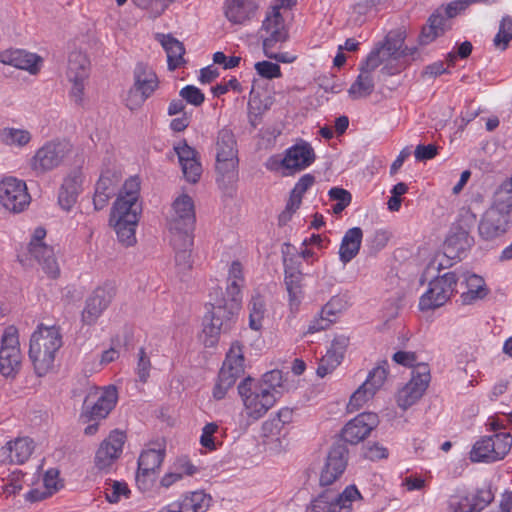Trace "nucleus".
Returning a JSON list of instances; mask_svg holds the SVG:
<instances>
[{
	"instance_id": "1",
	"label": "nucleus",
	"mask_w": 512,
	"mask_h": 512,
	"mask_svg": "<svg viewBox=\"0 0 512 512\" xmlns=\"http://www.w3.org/2000/svg\"><path fill=\"white\" fill-rule=\"evenodd\" d=\"M406 33L402 29L390 31L383 42L377 43L359 65V75L348 89L349 96L356 100L366 98L374 91L373 72L380 65V74L392 76L400 73L407 65V57L415 59L417 48L404 47Z\"/></svg>"
},
{
	"instance_id": "2",
	"label": "nucleus",
	"mask_w": 512,
	"mask_h": 512,
	"mask_svg": "<svg viewBox=\"0 0 512 512\" xmlns=\"http://www.w3.org/2000/svg\"><path fill=\"white\" fill-rule=\"evenodd\" d=\"M244 285L243 268L240 262H232L228 273V284L226 287V296L222 297L220 288L214 289L210 293L211 309L208 310L203 320V332L210 337V344L215 342L216 337L221 332H227L236 315L238 314L241 303V288Z\"/></svg>"
},
{
	"instance_id": "3",
	"label": "nucleus",
	"mask_w": 512,
	"mask_h": 512,
	"mask_svg": "<svg viewBox=\"0 0 512 512\" xmlns=\"http://www.w3.org/2000/svg\"><path fill=\"white\" fill-rule=\"evenodd\" d=\"M62 335L56 326L39 324L30 337L28 356L37 376L43 377L54 367L55 357L61 348Z\"/></svg>"
},
{
	"instance_id": "4",
	"label": "nucleus",
	"mask_w": 512,
	"mask_h": 512,
	"mask_svg": "<svg viewBox=\"0 0 512 512\" xmlns=\"http://www.w3.org/2000/svg\"><path fill=\"white\" fill-rule=\"evenodd\" d=\"M216 182L220 189L228 191L234 187L239 178L238 149L233 131L224 127L215 139Z\"/></svg>"
},
{
	"instance_id": "5",
	"label": "nucleus",
	"mask_w": 512,
	"mask_h": 512,
	"mask_svg": "<svg viewBox=\"0 0 512 512\" xmlns=\"http://www.w3.org/2000/svg\"><path fill=\"white\" fill-rule=\"evenodd\" d=\"M72 152V145L65 140H51L38 148L29 160L35 176H42L60 167Z\"/></svg>"
},
{
	"instance_id": "6",
	"label": "nucleus",
	"mask_w": 512,
	"mask_h": 512,
	"mask_svg": "<svg viewBox=\"0 0 512 512\" xmlns=\"http://www.w3.org/2000/svg\"><path fill=\"white\" fill-rule=\"evenodd\" d=\"M238 393L249 417L261 418L275 404L276 396L269 387H262L259 382L247 377L238 385Z\"/></svg>"
},
{
	"instance_id": "7",
	"label": "nucleus",
	"mask_w": 512,
	"mask_h": 512,
	"mask_svg": "<svg viewBox=\"0 0 512 512\" xmlns=\"http://www.w3.org/2000/svg\"><path fill=\"white\" fill-rule=\"evenodd\" d=\"M22 360L18 330L9 326L0 342V374L6 379H15L22 369Z\"/></svg>"
},
{
	"instance_id": "8",
	"label": "nucleus",
	"mask_w": 512,
	"mask_h": 512,
	"mask_svg": "<svg viewBox=\"0 0 512 512\" xmlns=\"http://www.w3.org/2000/svg\"><path fill=\"white\" fill-rule=\"evenodd\" d=\"M139 191L138 178L131 177L126 180L114 202L110 220H131V223H138L142 211Z\"/></svg>"
},
{
	"instance_id": "9",
	"label": "nucleus",
	"mask_w": 512,
	"mask_h": 512,
	"mask_svg": "<svg viewBox=\"0 0 512 512\" xmlns=\"http://www.w3.org/2000/svg\"><path fill=\"white\" fill-rule=\"evenodd\" d=\"M362 496L355 485L347 486L341 493L324 491L314 498L305 512H351L353 502Z\"/></svg>"
},
{
	"instance_id": "10",
	"label": "nucleus",
	"mask_w": 512,
	"mask_h": 512,
	"mask_svg": "<svg viewBox=\"0 0 512 512\" xmlns=\"http://www.w3.org/2000/svg\"><path fill=\"white\" fill-rule=\"evenodd\" d=\"M459 277L455 271L444 273L429 282L428 290L419 300L422 311L434 310L443 306L456 293Z\"/></svg>"
},
{
	"instance_id": "11",
	"label": "nucleus",
	"mask_w": 512,
	"mask_h": 512,
	"mask_svg": "<svg viewBox=\"0 0 512 512\" xmlns=\"http://www.w3.org/2000/svg\"><path fill=\"white\" fill-rule=\"evenodd\" d=\"M511 446L512 436L510 433L483 436L473 445L470 451V460L486 463L502 460L510 451Z\"/></svg>"
},
{
	"instance_id": "12",
	"label": "nucleus",
	"mask_w": 512,
	"mask_h": 512,
	"mask_svg": "<svg viewBox=\"0 0 512 512\" xmlns=\"http://www.w3.org/2000/svg\"><path fill=\"white\" fill-rule=\"evenodd\" d=\"M168 225L172 235H181L184 244H189L195 225L194 203L190 196L182 194L174 200Z\"/></svg>"
},
{
	"instance_id": "13",
	"label": "nucleus",
	"mask_w": 512,
	"mask_h": 512,
	"mask_svg": "<svg viewBox=\"0 0 512 512\" xmlns=\"http://www.w3.org/2000/svg\"><path fill=\"white\" fill-rule=\"evenodd\" d=\"M243 372L244 356L241 348L239 345H232L220 369L218 381L213 388V397L216 400L223 399Z\"/></svg>"
},
{
	"instance_id": "14",
	"label": "nucleus",
	"mask_w": 512,
	"mask_h": 512,
	"mask_svg": "<svg viewBox=\"0 0 512 512\" xmlns=\"http://www.w3.org/2000/svg\"><path fill=\"white\" fill-rule=\"evenodd\" d=\"M31 197L23 180L6 177L0 182V203L13 213H20L30 204Z\"/></svg>"
},
{
	"instance_id": "15",
	"label": "nucleus",
	"mask_w": 512,
	"mask_h": 512,
	"mask_svg": "<svg viewBox=\"0 0 512 512\" xmlns=\"http://www.w3.org/2000/svg\"><path fill=\"white\" fill-rule=\"evenodd\" d=\"M388 375V362L382 361L373 368L366 381L351 395L348 410L350 412L360 409L382 387Z\"/></svg>"
},
{
	"instance_id": "16",
	"label": "nucleus",
	"mask_w": 512,
	"mask_h": 512,
	"mask_svg": "<svg viewBox=\"0 0 512 512\" xmlns=\"http://www.w3.org/2000/svg\"><path fill=\"white\" fill-rule=\"evenodd\" d=\"M429 382L430 370L428 365H417L416 369L412 370L411 380L397 394L398 406L407 410L414 405L423 396Z\"/></svg>"
},
{
	"instance_id": "17",
	"label": "nucleus",
	"mask_w": 512,
	"mask_h": 512,
	"mask_svg": "<svg viewBox=\"0 0 512 512\" xmlns=\"http://www.w3.org/2000/svg\"><path fill=\"white\" fill-rule=\"evenodd\" d=\"M259 34L263 48H276L277 44L287 41L288 29L277 6H270L267 10Z\"/></svg>"
},
{
	"instance_id": "18",
	"label": "nucleus",
	"mask_w": 512,
	"mask_h": 512,
	"mask_svg": "<svg viewBox=\"0 0 512 512\" xmlns=\"http://www.w3.org/2000/svg\"><path fill=\"white\" fill-rule=\"evenodd\" d=\"M348 456L349 451L344 443L337 441L332 445L320 472L319 483L321 486L332 485L342 476L347 467Z\"/></svg>"
},
{
	"instance_id": "19",
	"label": "nucleus",
	"mask_w": 512,
	"mask_h": 512,
	"mask_svg": "<svg viewBox=\"0 0 512 512\" xmlns=\"http://www.w3.org/2000/svg\"><path fill=\"white\" fill-rule=\"evenodd\" d=\"M90 398L91 394L84 400L80 414V421L84 424L98 421L108 416L117 403V389L114 386L105 388L93 403L89 402Z\"/></svg>"
},
{
	"instance_id": "20",
	"label": "nucleus",
	"mask_w": 512,
	"mask_h": 512,
	"mask_svg": "<svg viewBox=\"0 0 512 512\" xmlns=\"http://www.w3.org/2000/svg\"><path fill=\"white\" fill-rule=\"evenodd\" d=\"M378 423L379 419L376 413H360L343 427L339 441L345 445L346 443L356 445L366 439Z\"/></svg>"
},
{
	"instance_id": "21",
	"label": "nucleus",
	"mask_w": 512,
	"mask_h": 512,
	"mask_svg": "<svg viewBox=\"0 0 512 512\" xmlns=\"http://www.w3.org/2000/svg\"><path fill=\"white\" fill-rule=\"evenodd\" d=\"M126 435L119 431H112L109 436L104 439L95 454V466L99 470L110 468L113 463L120 457Z\"/></svg>"
},
{
	"instance_id": "22",
	"label": "nucleus",
	"mask_w": 512,
	"mask_h": 512,
	"mask_svg": "<svg viewBox=\"0 0 512 512\" xmlns=\"http://www.w3.org/2000/svg\"><path fill=\"white\" fill-rule=\"evenodd\" d=\"M165 457V449H146L138 458V470L136 483L141 490H146L150 485V477L161 467Z\"/></svg>"
},
{
	"instance_id": "23",
	"label": "nucleus",
	"mask_w": 512,
	"mask_h": 512,
	"mask_svg": "<svg viewBox=\"0 0 512 512\" xmlns=\"http://www.w3.org/2000/svg\"><path fill=\"white\" fill-rule=\"evenodd\" d=\"M114 297L112 287H98L86 299L85 307L82 311V322L85 325H93L97 322L104 310L107 309Z\"/></svg>"
},
{
	"instance_id": "24",
	"label": "nucleus",
	"mask_w": 512,
	"mask_h": 512,
	"mask_svg": "<svg viewBox=\"0 0 512 512\" xmlns=\"http://www.w3.org/2000/svg\"><path fill=\"white\" fill-rule=\"evenodd\" d=\"M0 62L15 68L37 74L42 65V58L23 49H9L0 53Z\"/></svg>"
},
{
	"instance_id": "25",
	"label": "nucleus",
	"mask_w": 512,
	"mask_h": 512,
	"mask_svg": "<svg viewBox=\"0 0 512 512\" xmlns=\"http://www.w3.org/2000/svg\"><path fill=\"white\" fill-rule=\"evenodd\" d=\"M314 160L313 148L307 142H302L288 148L285 156L280 160V164L291 172H297L306 169Z\"/></svg>"
},
{
	"instance_id": "26",
	"label": "nucleus",
	"mask_w": 512,
	"mask_h": 512,
	"mask_svg": "<svg viewBox=\"0 0 512 512\" xmlns=\"http://www.w3.org/2000/svg\"><path fill=\"white\" fill-rule=\"evenodd\" d=\"M508 218L509 216L497 209L489 208L478 226L480 236L485 240H492L503 235L508 229Z\"/></svg>"
},
{
	"instance_id": "27",
	"label": "nucleus",
	"mask_w": 512,
	"mask_h": 512,
	"mask_svg": "<svg viewBox=\"0 0 512 512\" xmlns=\"http://www.w3.org/2000/svg\"><path fill=\"white\" fill-rule=\"evenodd\" d=\"M82 174L74 171L63 181L58 194V203L62 209L69 211L77 202L82 191Z\"/></svg>"
},
{
	"instance_id": "28",
	"label": "nucleus",
	"mask_w": 512,
	"mask_h": 512,
	"mask_svg": "<svg viewBox=\"0 0 512 512\" xmlns=\"http://www.w3.org/2000/svg\"><path fill=\"white\" fill-rule=\"evenodd\" d=\"M258 9L256 0H226L225 16L233 24H243L250 20Z\"/></svg>"
},
{
	"instance_id": "29",
	"label": "nucleus",
	"mask_w": 512,
	"mask_h": 512,
	"mask_svg": "<svg viewBox=\"0 0 512 512\" xmlns=\"http://www.w3.org/2000/svg\"><path fill=\"white\" fill-rule=\"evenodd\" d=\"M458 277L459 279H464L467 288V290L462 292L460 295L462 304H474L476 301L482 300L488 295L489 289L486 286L485 280L481 276L469 272H463L461 275H458Z\"/></svg>"
},
{
	"instance_id": "30",
	"label": "nucleus",
	"mask_w": 512,
	"mask_h": 512,
	"mask_svg": "<svg viewBox=\"0 0 512 512\" xmlns=\"http://www.w3.org/2000/svg\"><path fill=\"white\" fill-rule=\"evenodd\" d=\"M363 231L360 227L348 229L339 247V259L345 265L354 259L360 251Z\"/></svg>"
},
{
	"instance_id": "31",
	"label": "nucleus",
	"mask_w": 512,
	"mask_h": 512,
	"mask_svg": "<svg viewBox=\"0 0 512 512\" xmlns=\"http://www.w3.org/2000/svg\"><path fill=\"white\" fill-rule=\"evenodd\" d=\"M134 87L141 93V101L144 102L158 87L156 74L145 64L138 63L134 70Z\"/></svg>"
},
{
	"instance_id": "32",
	"label": "nucleus",
	"mask_w": 512,
	"mask_h": 512,
	"mask_svg": "<svg viewBox=\"0 0 512 512\" xmlns=\"http://www.w3.org/2000/svg\"><path fill=\"white\" fill-rule=\"evenodd\" d=\"M29 252L50 278H57L59 276L60 269L52 247L46 244L33 245L29 248Z\"/></svg>"
},
{
	"instance_id": "33",
	"label": "nucleus",
	"mask_w": 512,
	"mask_h": 512,
	"mask_svg": "<svg viewBox=\"0 0 512 512\" xmlns=\"http://www.w3.org/2000/svg\"><path fill=\"white\" fill-rule=\"evenodd\" d=\"M171 244L175 250V266L177 273L183 277L192 268L191 260V247L193 245V238L190 235L189 244H184L181 235H172Z\"/></svg>"
},
{
	"instance_id": "34",
	"label": "nucleus",
	"mask_w": 512,
	"mask_h": 512,
	"mask_svg": "<svg viewBox=\"0 0 512 512\" xmlns=\"http://www.w3.org/2000/svg\"><path fill=\"white\" fill-rule=\"evenodd\" d=\"M157 39L166 51L169 70H175L184 64L185 48L179 40L170 34H158Z\"/></svg>"
},
{
	"instance_id": "35",
	"label": "nucleus",
	"mask_w": 512,
	"mask_h": 512,
	"mask_svg": "<svg viewBox=\"0 0 512 512\" xmlns=\"http://www.w3.org/2000/svg\"><path fill=\"white\" fill-rule=\"evenodd\" d=\"M302 279L303 274L298 268L285 265L284 282L289 294L291 309L297 308L300 303L302 297Z\"/></svg>"
},
{
	"instance_id": "36",
	"label": "nucleus",
	"mask_w": 512,
	"mask_h": 512,
	"mask_svg": "<svg viewBox=\"0 0 512 512\" xmlns=\"http://www.w3.org/2000/svg\"><path fill=\"white\" fill-rule=\"evenodd\" d=\"M6 447L9 451L8 457L10 462L15 464H23L26 462L35 448L33 440L29 437H19L13 441H9Z\"/></svg>"
},
{
	"instance_id": "37",
	"label": "nucleus",
	"mask_w": 512,
	"mask_h": 512,
	"mask_svg": "<svg viewBox=\"0 0 512 512\" xmlns=\"http://www.w3.org/2000/svg\"><path fill=\"white\" fill-rule=\"evenodd\" d=\"M90 61L81 51H72L68 57V80L88 79Z\"/></svg>"
},
{
	"instance_id": "38",
	"label": "nucleus",
	"mask_w": 512,
	"mask_h": 512,
	"mask_svg": "<svg viewBox=\"0 0 512 512\" xmlns=\"http://www.w3.org/2000/svg\"><path fill=\"white\" fill-rule=\"evenodd\" d=\"M184 512H205L211 505L212 497L203 490L187 493L179 500Z\"/></svg>"
},
{
	"instance_id": "39",
	"label": "nucleus",
	"mask_w": 512,
	"mask_h": 512,
	"mask_svg": "<svg viewBox=\"0 0 512 512\" xmlns=\"http://www.w3.org/2000/svg\"><path fill=\"white\" fill-rule=\"evenodd\" d=\"M249 327L252 330L259 331L263 326V320L266 313V304L264 297L258 292L253 294L248 303Z\"/></svg>"
},
{
	"instance_id": "40",
	"label": "nucleus",
	"mask_w": 512,
	"mask_h": 512,
	"mask_svg": "<svg viewBox=\"0 0 512 512\" xmlns=\"http://www.w3.org/2000/svg\"><path fill=\"white\" fill-rule=\"evenodd\" d=\"M0 140L7 146L22 148L30 143L32 135L26 129L5 127L0 131Z\"/></svg>"
},
{
	"instance_id": "41",
	"label": "nucleus",
	"mask_w": 512,
	"mask_h": 512,
	"mask_svg": "<svg viewBox=\"0 0 512 512\" xmlns=\"http://www.w3.org/2000/svg\"><path fill=\"white\" fill-rule=\"evenodd\" d=\"M445 19L440 14H432L428 19V25L422 28L419 35V43L427 45L444 33Z\"/></svg>"
},
{
	"instance_id": "42",
	"label": "nucleus",
	"mask_w": 512,
	"mask_h": 512,
	"mask_svg": "<svg viewBox=\"0 0 512 512\" xmlns=\"http://www.w3.org/2000/svg\"><path fill=\"white\" fill-rule=\"evenodd\" d=\"M113 223L119 242L129 247L136 243L135 230L137 223L131 220H110Z\"/></svg>"
},
{
	"instance_id": "43",
	"label": "nucleus",
	"mask_w": 512,
	"mask_h": 512,
	"mask_svg": "<svg viewBox=\"0 0 512 512\" xmlns=\"http://www.w3.org/2000/svg\"><path fill=\"white\" fill-rule=\"evenodd\" d=\"M511 40H512V17L506 16V17H503L500 22L499 31L493 39V44L497 49L504 51L508 47L509 42Z\"/></svg>"
},
{
	"instance_id": "44",
	"label": "nucleus",
	"mask_w": 512,
	"mask_h": 512,
	"mask_svg": "<svg viewBox=\"0 0 512 512\" xmlns=\"http://www.w3.org/2000/svg\"><path fill=\"white\" fill-rule=\"evenodd\" d=\"M467 244V236L464 233L451 235L444 243L445 255L448 258L460 257Z\"/></svg>"
},
{
	"instance_id": "45",
	"label": "nucleus",
	"mask_w": 512,
	"mask_h": 512,
	"mask_svg": "<svg viewBox=\"0 0 512 512\" xmlns=\"http://www.w3.org/2000/svg\"><path fill=\"white\" fill-rule=\"evenodd\" d=\"M470 495H452L448 501L449 512H479Z\"/></svg>"
},
{
	"instance_id": "46",
	"label": "nucleus",
	"mask_w": 512,
	"mask_h": 512,
	"mask_svg": "<svg viewBox=\"0 0 512 512\" xmlns=\"http://www.w3.org/2000/svg\"><path fill=\"white\" fill-rule=\"evenodd\" d=\"M292 419L293 409L284 407L278 411L276 418L264 422L263 431L265 434H273V429L280 430L283 425L290 423Z\"/></svg>"
},
{
	"instance_id": "47",
	"label": "nucleus",
	"mask_w": 512,
	"mask_h": 512,
	"mask_svg": "<svg viewBox=\"0 0 512 512\" xmlns=\"http://www.w3.org/2000/svg\"><path fill=\"white\" fill-rule=\"evenodd\" d=\"M314 183L315 177L312 174H304L295 184L290 193L289 199L293 200L294 203L301 205L303 195L313 186Z\"/></svg>"
},
{
	"instance_id": "48",
	"label": "nucleus",
	"mask_w": 512,
	"mask_h": 512,
	"mask_svg": "<svg viewBox=\"0 0 512 512\" xmlns=\"http://www.w3.org/2000/svg\"><path fill=\"white\" fill-rule=\"evenodd\" d=\"M341 361L342 359L340 357L328 350L319 361L316 370L317 375L321 378L325 377L334 371L340 365Z\"/></svg>"
},
{
	"instance_id": "49",
	"label": "nucleus",
	"mask_w": 512,
	"mask_h": 512,
	"mask_svg": "<svg viewBox=\"0 0 512 512\" xmlns=\"http://www.w3.org/2000/svg\"><path fill=\"white\" fill-rule=\"evenodd\" d=\"M134 2L137 7L148 11L153 18L160 16L169 5L167 0H134Z\"/></svg>"
},
{
	"instance_id": "50",
	"label": "nucleus",
	"mask_w": 512,
	"mask_h": 512,
	"mask_svg": "<svg viewBox=\"0 0 512 512\" xmlns=\"http://www.w3.org/2000/svg\"><path fill=\"white\" fill-rule=\"evenodd\" d=\"M179 95L183 100H185L188 104L193 106H201L205 101L204 93L194 85H187L183 87Z\"/></svg>"
},
{
	"instance_id": "51",
	"label": "nucleus",
	"mask_w": 512,
	"mask_h": 512,
	"mask_svg": "<svg viewBox=\"0 0 512 512\" xmlns=\"http://www.w3.org/2000/svg\"><path fill=\"white\" fill-rule=\"evenodd\" d=\"M391 238V233L385 229L376 230L367 240L370 250L377 253L384 249Z\"/></svg>"
},
{
	"instance_id": "52",
	"label": "nucleus",
	"mask_w": 512,
	"mask_h": 512,
	"mask_svg": "<svg viewBox=\"0 0 512 512\" xmlns=\"http://www.w3.org/2000/svg\"><path fill=\"white\" fill-rule=\"evenodd\" d=\"M372 8V6L365 2L355 0L351 7L349 21H351L354 25H362L366 20L367 13Z\"/></svg>"
},
{
	"instance_id": "53",
	"label": "nucleus",
	"mask_w": 512,
	"mask_h": 512,
	"mask_svg": "<svg viewBox=\"0 0 512 512\" xmlns=\"http://www.w3.org/2000/svg\"><path fill=\"white\" fill-rule=\"evenodd\" d=\"M490 208L497 209L498 212L509 216L512 209V194L496 190L494 193L493 205Z\"/></svg>"
},
{
	"instance_id": "54",
	"label": "nucleus",
	"mask_w": 512,
	"mask_h": 512,
	"mask_svg": "<svg viewBox=\"0 0 512 512\" xmlns=\"http://www.w3.org/2000/svg\"><path fill=\"white\" fill-rule=\"evenodd\" d=\"M257 73L266 79L279 78L281 76L280 66L270 61H260L254 65Z\"/></svg>"
},
{
	"instance_id": "55",
	"label": "nucleus",
	"mask_w": 512,
	"mask_h": 512,
	"mask_svg": "<svg viewBox=\"0 0 512 512\" xmlns=\"http://www.w3.org/2000/svg\"><path fill=\"white\" fill-rule=\"evenodd\" d=\"M218 429L219 426L216 423H207L202 429L200 444L206 449L215 450L216 444L214 434L218 432Z\"/></svg>"
},
{
	"instance_id": "56",
	"label": "nucleus",
	"mask_w": 512,
	"mask_h": 512,
	"mask_svg": "<svg viewBox=\"0 0 512 512\" xmlns=\"http://www.w3.org/2000/svg\"><path fill=\"white\" fill-rule=\"evenodd\" d=\"M182 172L187 181L196 183L202 174L201 163L196 159L183 163L181 165Z\"/></svg>"
},
{
	"instance_id": "57",
	"label": "nucleus",
	"mask_w": 512,
	"mask_h": 512,
	"mask_svg": "<svg viewBox=\"0 0 512 512\" xmlns=\"http://www.w3.org/2000/svg\"><path fill=\"white\" fill-rule=\"evenodd\" d=\"M129 493L130 490L126 483L113 481L111 488L106 490L105 495L109 503H117L122 495L128 496Z\"/></svg>"
},
{
	"instance_id": "58",
	"label": "nucleus",
	"mask_w": 512,
	"mask_h": 512,
	"mask_svg": "<svg viewBox=\"0 0 512 512\" xmlns=\"http://www.w3.org/2000/svg\"><path fill=\"white\" fill-rule=\"evenodd\" d=\"M346 308V302L342 297H332L322 308V315L330 316L336 320V316Z\"/></svg>"
},
{
	"instance_id": "59",
	"label": "nucleus",
	"mask_w": 512,
	"mask_h": 512,
	"mask_svg": "<svg viewBox=\"0 0 512 512\" xmlns=\"http://www.w3.org/2000/svg\"><path fill=\"white\" fill-rule=\"evenodd\" d=\"M151 362L149 357L146 355L145 349L140 348L138 353V363L136 372L141 382H146L150 375Z\"/></svg>"
},
{
	"instance_id": "60",
	"label": "nucleus",
	"mask_w": 512,
	"mask_h": 512,
	"mask_svg": "<svg viewBox=\"0 0 512 512\" xmlns=\"http://www.w3.org/2000/svg\"><path fill=\"white\" fill-rule=\"evenodd\" d=\"M117 179L109 172L102 174L96 183L95 191L115 195Z\"/></svg>"
},
{
	"instance_id": "61",
	"label": "nucleus",
	"mask_w": 512,
	"mask_h": 512,
	"mask_svg": "<svg viewBox=\"0 0 512 512\" xmlns=\"http://www.w3.org/2000/svg\"><path fill=\"white\" fill-rule=\"evenodd\" d=\"M282 373L280 370H272L263 375V381L259 382L262 387H269V391H272L275 395L279 392L276 387L281 385Z\"/></svg>"
},
{
	"instance_id": "62",
	"label": "nucleus",
	"mask_w": 512,
	"mask_h": 512,
	"mask_svg": "<svg viewBox=\"0 0 512 512\" xmlns=\"http://www.w3.org/2000/svg\"><path fill=\"white\" fill-rule=\"evenodd\" d=\"M335 322L334 318H331L330 316L322 315V310L320 311V315L317 318H314L308 328L307 333L313 334L322 330L328 329L331 324Z\"/></svg>"
},
{
	"instance_id": "63",
	"label": "nucleus",
	"mask_w": 512,
	"mask_h": 512,
	"mask_svg": "<svg viewBox=\"0 0 512 512\" xmlns=\"http://www.w3.org/2000/svg\"><path fill=\"white\" fill-rule=\"evenodd\" d=\"M393 360L397 364L403 365L405 367H411L413 370L416 369L417 365L421 364L417 363V356L414 352L398 351L394 353Z\"/></svg>"
},
{
	"instance_id": "64",
	"label": "nucleus",
	"mask_w": 512,
	"mask_h": 512,
	"mask_svg": "<svg viewBox=\"0 0 512 512\" xmlns=\"http://www.w3.org/2000/svg\"><path fill=\"white\" fill-rule=\"evenodd\" d=\"M470 497L475 500L476 508L479 512H481L485 507H487L494 499V495L490 489H480L476 494L470 495Z\"/></svg>"
}]
</instances>
